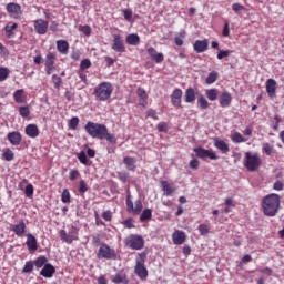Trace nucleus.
Listing matches in <instances>:
<instances>
[{
    "label": "nucleus",
    "mask_w": 284,
    "mask_h": 284,
    "mask_svg": "<svg viewBox=\"0 0 284 284\" xmlns=\"http://www.w3.org/2000/svg\"><path fill=\"white\" fill-rule=\"evenodd\" d=\"M112 50L120 53L125 52V44H123V38L120 34H113Z\"/></svg>",
    "instance_id": "obj_12"
},
{
    "label": "nucleus",
    "mask_w": 284,
    "mask_h": 284,
    "mask_svg": "<svg viewBox=\"0 0 284 284\" xmlns=\"http://www.w3.org/2000/svg\"><path fill=\"white\" fill-rule=\"evenodd\" d=\"M232 94L231 92H223L220 97V105L221 108H229L232 103Z\"/></svg>",
    "instance_id": "obj_21"
},
{
    "label": "nucleus",
    "mask_w": 284,
    "mask_h": 284,
    "mask_svg": "<svg viewBox=\"0 0 284 284\" xmlns=\"http://www.w3.org/2000/svg\"><path fill=\"white\" fill-rule=\"evenodd\" d=\"M3 159H4V161H13L14 160V152H12V150H10V149L4 150Z\"/></svg>",
    "instance_id": "obj_41"
},
{
    "label": "nucleus",
    "mask_w": 284,
    "mask_h": 284,
    "mask_svg": "<svg viewBox=\"0 0 284 284\" xmlns=\"http://www.w3.org/2000/svg\"><path fill=\"white\" fill-rule=\"evenodd\" d=\"M54 61H57V54L49 52L44 62L47 74H52V72L57 70V67H54Z\"/></svg>",
    "instance_id": "obj_11"
},
{
    "label": "nucleus",
    "mask_w": 284,
    "mask_h": 284,
    "mask_svg": "<svg viewBox=\"0 0 284 284\" xmlns=\"http://www.w3.org/2000/svg\"><path fill=\"white\" fill-rule=\"evenodd\" d=\"M24 194L30 199V196L34 194V186H32V184H28L24 189Z\"/></svg>",
    "instance_id": "obj_49"
},
{
    "label": "nucleus",
    "mask_w": 284,
    "mask_h": 284,
    "mask_svg": "<svg viewBox=\"0 0 284 284\" xmlns=\"http://www.w3.org/2000/svg\"><path fill=\"white\" fill-rule=\"evenodd\" d=\"M146 116H150L151 119H154L155 121L159 120V116L156 115V111L154 109H149L146 111Z\"/></svg>",
    "instance_id": "obj_59"
},
{
    "label": "nucleus",
    "mask_w": 284,
    "mask_h": 284,
    "mask_svg": "<svg viewBox=\"0 0 284 284\" xmlns=\"http://www.w3.org/2000/svg\"><path fill=\"white\" fill-rule=\"evenodd\" d=\"M55 272L57 270L52 266V264H45L40 271V276H44V278H52Z\"/></svg>",
    "instance_id": "obj_16"
},
{
    "label": "nucleus",
    "mask_w": 284,
    "mask_h": 284,
    "mask_svg": "<svg viewBox=\"0 0 284 284\" xmlns=\"http://www.w3.org/2000/svg\"><path fill=\"white\" fill-rule=\"evenodd\" d=\"M118 179H119V181H121L122 183H126V182H128V179H130V173H129V172H125V171L119 172V173H118Z\"/></svg>",
    "instance_id": "obj_44"
},
{
    "label": "nucleus",
    "mask_w": 284,
    "mask_h": 284,
    "mask_svg": "<svg viewBox=\"0 0 284 284\" xmlns=\"http://www.w3.org/2000/svg\"><path fill=\"white\" fill-rule=\"evenodd\" d=\"M79 192L80 194H85V192H88V184L83 180L79 183Z\"/></svg>",
    "instance_id": "obj_54"
},
{
    "label": "nucleus",
    "mask_w": 284,
    "mask_h": 284,
    "mask_svg": "<svg viewBox=\"0 0 284 284\" xmlns=\"http://www.w3.org/2000/svg\"><path fill=\"white\" fill-rule=\"evenodd\" d=\"M33 26L37 34H45L48 32L49 23L43 19L34 20Z\"/></svg>",
    "instance_id": "obj_13"
},
{
    "label": "nucleus",
    "mask_w": 284,
    "mask_h": 284,
    "mask_svg": "<svg viewBox=\"0 0 284 284\" xmlns=\"http://www.w3.org/2000/svg\"><path fill=\"white\" fill-rule=\"evenodd\" d=\"M190 168H191L192 170H199V168H200V161H199V159H192V160L190 161Z\"/></svg>",
    "instance_id": "obj_57"
},
{
    "label": "nucleus",
    "mask_w": 284,
    "mask_h": 284,
    "mask_svg": "<svg viewBox=\"0 0 284 284\" xmlns=\"http://www.w3.org/2000/svg\"><path fill=\"white\" fill-rule=\"evenodd\" d=\"M126 43L128 45H139L141 43V38H139V34L131 33L126 37Z\"/></svg>",
    "instance_id": "obj_27"
},
{
    "label": "nucleus",
    "mask_w": 284,
    "mask_h": 284,
    "mask_svg": "<svg viewBox=\"0 0 284 284\" xmlns=\"http://www.w3.org/2000/svg\"><path fill=\"white\" fill-rule=\"evenodd\" d=\"M70 191H68V189H64L61 195L62 203H70Z\"/></svg>",
    "instance_id": "obj_46"
},
{
    "label": "nucleus",
    "mask_w": 284,
    "mask_h": 284,
    "mask_svg": "<svg viewBox=\"0 0 284 284\" xmlns=\"http://www.w3.org/2000/svg\"><path fill=\"white\" fill-rule=\"evenodd\" d=\"M33 265H36V267H45V265H48V257L45 256H40L38 257L34 262Z\"/></svg>",
    "instance_id": "obj_35"
},
{
    "label": "nucleus",
    "mask_w": 284,
    "mask_h": 284,
    "mask_svg": "<svg viewBox=\"0 0 284 284\" xmlns=\"http://www.w3.org/2000/svg\"><path fill=\"white\" fill-rule=\"evenodd\" d=\"M161 185H162L164 196H172V194H174V184L168 181H162Z\"/></svg>",
    "instance_id": "obj_22"
},
{
    "label": "nucleus",
    "mask_w": 284,
    "mask_h": 284,
    "mask_svg": "<svg viewBox=\"0 0 284 284\" xmlns=\"http://www.w3.org/2000/svg\"><path fill=\"white\" fill-rule=\"evenodd\" d=\"M23 89H20L13 93V99L16 103H24L26 99L23 98Z\"/></svg>",
    "instance_id": "obj_33"
},
{
    "label": "nucleus",
    "mask_w": 284,
    "mask_h": 284,
    "mask_svg": "<svg viewBox=\"0 0 284 284\" xmlns=\"http://www.w3.org/2000/svg\"><path fill=\"white\" fill-rule=\"evenodd\" d=\"M10 230L16 233V236H23L26 234V221L21 220L18 224H11Z\"/></svg>",
    "instance_id": "obj_14"
},
{
    "label": "nucleus",
    "mask_w": 284,
    "mask_h": 284,
    "mask_svg": "<svg viewBox=\"0 0 284 284\" xmlns=\"http://www.w3.org/2000/svg\"><path fill=\"white\" fill-rule=\"evenodd\" d=\"M7 139L11 143V145H21L22 136L20 132H10Z\"/></svg>",
    "instance_id": "obj_17"
},
{
    "label": "nucleus",
    "mask_w": 284,
    "mask_h": 284,
    "mask_svg": "<svg viewBox=\"0 0 284 284\" xmlns=\"http://www.w3.org/2000/svg\"><path fill=\"white\" fill-rule=\"evenodd\" d=\"M195 155L197 159H211L216 160L219 159L216 152H213V150H206L205 148H194Z\"/></svg>",
    "instance_id": "obj_8"
},
{
    "label": "nucleus",
    "mask_w": 284,
    "mask_h": 284,
    "mask_svg": "<svg viewBox=\"0 0 284 284\" xmlns=\"http://www.w3.org/2000/svg\"><path fill=\"white\" fill-rule=\"evenodd\" d=\"M27 247L30 252H37L39 246L37 245V237L32 233L27 234Z\"/></svg>",
    "instance_id": "obj_18"
},
{
    "label": "nucleus",
    "mask_w": 284,
    "mask_h": 284,
    "mask_svg": "<svg viewBox=\"0 0 284 284\" xmlns=\"http://www.w3.org/2000/svg\"><path fill=\"white\" fill-rule=\"evenodd\" d=\"M197 230L203 236H205L210 232V227L206 223H201L200 225H197Z\"/></svg>",
    "instance_id": "obj_39"
},
{
    "label": "nucleus",
    "mask_w": 284,
    "mask_h": 284,
    "mask_svg": "<svg viewBox=\"0 0 284 284\" xmlns=\"http://www.w3.org/2000/svg\"><path fill=\"white\" fill-rule=\"evenodd\" d=\"M266 92L268 97H274V94H276V81L274 79H267Z\"/></svg>",
    "instance_id": "obj_24"
},
{
    "label": "nucleus",
    "mask_w": 284,
    "mask_h": 284,
    "mask_svg": "<svg viewBox=\"0 0 284 284\" xmlns=\"http://www.w3.org/2000/svg\"><path fill=\"white\" fill-rule=\"evenodd\" d=\"M136 94L140 100L148 99V93L145 92V89H143V88H138Z\"/></svg>",
    "instance_id": "obj_52"
},
{
    "label": "nucleus",
    "mask_w": 284,
    "mask_h": 284,
    "mask_svg": "<svg viewBox=\"0 0 284 284\" xmlns=\"http://www.w3.org/2000/svg\"><path fill=\"white\" fill-rule=\"evenodd\" d=\"M98 258H106V261H116V252L110 247V245L102 243L98 254Z\"/></svg>",
    "instance_id": "obj_5"
},
{
    "label": "nucleus",
    "mask_w": 284,
    "mask_h": 284,
    "mask_svg": "<svg viewBox=\"0 0 284 284\" xmlns=\"http://www.w3.org/2000/svg\"><path fill=\"white\" fill-rule=\"evenodd\" d=\"M123 16H124V19H125L126 21H131V20H132V10L125 9V10L123 11Z\"/></svg>",
    "instance_id": "obj_63"
},
{
    "label": "nucleus",
    "mask_w": 284,
    "mask_h": 284,
    "mask_svg": "<svg viewBox=\"0 0 284 284\" xmlns=\"http://www.w3.org/2000/svg\"><path fill=\"white\" fill-rule=\"evenodd\" d=\"M19 114L20 116H22L23 119L30 116V108L28 105L26 106H20L19 108Z\"/></svg>",
    "instance_id": "obj_40"
},
{
    "label": "nucleus",
    "mask_w": 284,
    "mask_h": 284,
    "mask_svg": "<svg viewBox=\"0 0 284 284\" xmlns=\"http://www.w3.org/2000/svg\"><path fill=\"white\" fill-rule=\"evenodd\" d=\"M10 77V70L8 68L1 67L0 68V81H6Z\"/></svg>",
    "instance_id": "obj_38"
},
{
    "label": "nucleus",
    "mask_w": 284,
    "mask_h": 284,
    "mask_svg": "<svg viewBox=\"0 0 284 284\" xmlns=\"http://www.w3.org/2000/svg\"><path fill=\"white\" fill-rule=\"evenodd\" d=\"M24 132L30 139H37L39 136V126L37 124H29L26 126Z\"/></svg>",
    "instance_id": "obj_20"
},
{
    "label": "nucleus",
    "mask_w": 284,
    "mask_h": 284,
    "mask_svg": "<svg viewBox=\"0 0 284 284\" xmlns=\"http://www.w3.org/2000/svg\"><path fill=\"white\" fill-rule=\"evenodd\" d=\"M214 146L221 152H223L224 154L230 152V145L229 143H226V141H223V139H219V138L214 139Z\"/></svg>",
    "instance_id": "obj_19"
},
{
    "label": "nucleus",
    "mask_w": 284,
    "mask_h": 284,
    "mask_svg": "<svg viewBox=\"0 0 284 284\" xmlns=\"http://www.w3.org/2000/svg\"><path fill=\"white\" fill-rule=\"evenodd\" d=\"M195 99H196L195 90L193 88H189L185 92L186 103H193Z\"/></svg>",
    "instance_id": "obj_29"
},
{
    "label": "nucleus",
    "mask_w": 284,
    "mask_h": 284,
    "mask_svg": "<svg viewBox=\"0 0 284 284\" xmlns=\"http://www.w3.org/2000/svg\"><path fill=\"white\" fill-rule=\"evenodd\" d=\"M78 159L80 163H82L83 165H88V155H85V152H80Z\"/></svg>",
    "instance_id": "obj_53"
},
{
    "label": "nucleus",
    "mask_w": 284,
    "mask_h": 284,
    "mask_svg": "<svg viewBox=\"0 0 284 284\" xmlns=\"http://www.w3.org/2000/svg\"><path fill=\"white\" fill-rule=\"evenodd\" d=\"M145 253H140L139 258H136V265H135V274L140 278H148V268H145Z\"/></svg>",
    "instance_id": "obj_6"
},
{
    "label": "nucleus",
    "mask_w": 284,
    "mask_h": 284,
    "mask_svg": "<svg viewBox=\"0 0 284 284\" xmlns=\"http://www.w3.org/2000/svg\"><path fill=\"white\" fill-rule=\"evenodd\" d=\"M60 239L61 241H64V243H72V241H74V236L68 235L65 230H60Z\"/></svg>",
    "instance_id": "obj_34"
},
{
    "label": "nucleus",
    "mask_w": 284,
    "mask_h": 284,
    "mask_svg": "<svg viewBox=\"0 0 284 284\" xmlns=\"http://www.w3.org/2000/svg\"><path fill=\"white\" fill-rule=\"evenodd\" d=\"M52 81H53L55 90H59V88H61V84L63 83V80L61 79V77H59L57 74L52 75Z\"/></svg>",
    "instance_id": "obj_42"
},
{
    "label": "nucleus",
    "mask_w": 284,
    "mask_h": 284,
    "mask_svg": "<svg viewBox=\"0 0 284 284\" xmlns=\"http://www.w3.org/2000/svg\"><path fill=\"white\" fill-rule=\"evenodd\" d=\"M281 207V196L276 193L267 194L262 199V210L265 216H276Z\"/></svg>",
    "instance_id": "obj_2"
},
{
    "label": "nucleus",
    "mask_w": 284,
    "mask_h": 284,
    "mask_svg": "<svg viewBox=\"0 0 284 284\" xmlns=\"http://www.w3.org/2000/svg\"><path fill=\"white\" fill-rule=\"evenodd\" d=\"M219 79V72H216L215 70H213L212 72H210V74L206 77L205 79V83H207V85H212V83H215Z\"/></svg>",
    "instance_id": "obj_30"
},
{
    "label": "nucleus",
    "mask_w": 284,
    "mask_h": 284,
    "mask_svg": "<svg viewBox=\"0 0 284 284\" xmlns=\"http://www.w3.org/2000/svg\"><path fill=\"white\" fill-rule=\"evenodd\" d=\"M32 270H34V262L29 261V262L26 263V265H24L22 272H23L24 274H30V272H32Z\"/></svg>",
    "instance_id": "obj_43"
},
{
    "label": "nucleus",
    "mask_w": 284,
    "mask_h": 284,
    "mask_svg": "<svg viewBox=\"0 0 284 284\" xmlns=\"http://www.w3.org/2000/svg\"><path fill=\"white\" fill-rule=\"evenodd\" d=\"M112 92H114V87H112V83L102 82L94 88L93 94L98 101H108V99L112 97Z\"/></svg>",
    "instance_id": "obj_4"
},
{
    "label": "nucleus",
    "mask_w": 284,
    "mask_h": 284,
    "mask_svg": "<svg viewBox=\"0 0 284 284\" xmlns=\"http://www.w3.org/2000/svg\"><path fill=\"white\" fill-rule=\"evenodd\" d=\"M150 219H152V210L145 209L140 215V221L144 223V221H150Z\"/></svg>",
    "instance_id": "obj_36"
},
{
    "label": "nucleus",
    "mask_w": 284,
    "mask_h": 284,
    "mask_svg": "<svg viewBox=\"0 0 284 284\" xmlns=\"http://www.w3.org/2000/svg\"><path fill=\"white\" fill-rule=\"evenodd\" d=\"M112 281L115 284L125 283V277H123V275L116 274L113 276Z\"/></svg>",
    "instance_id": "obj_55"
},
{
    "label": "nucleus",
    "mask_w": 284,
    "mask_h": 284,
    "mask_svg": "<svg viewBox=\"0 0 284 284\" xmlns=\"http://www.w3.org/2000/svg\"><path fill=\"white\" fill-rule=\"evenodd\" d=\"M273 190H277V191L284 190L283 181H275V183L273 184Z\"/></svg>",
    "instance_id": "obj_60"
},
{
    "label": "nucleus",
    "mask_w": 284,
    "mask_h": 284,
    "mask_svg": "<svg viewBox=\"0 0 284 284\" xmlns=\"http://www.w3.org/2000/svg\"><path fill=\"white\" fill-rule=\"evenodd\" d=\"M158 131H159V132H168V123H165V122H160V123L158 124Z\"/></svg>",
    "instance_id": "obj_62"
},
{
    "label": "nucleus",
    "mask_w": 284,
    "mask_h": 284,
    "mask_svg": "<svg viewBox=\"0 0 284 284\" xmlns=\"http://www.w3.org/2000/svg\"><path fill=\"white\" fill-rule=\"evenodd\" d=\"M126 209L128 212H133V214L139 215L141 214V210H143V202H141V200H138L134 206V202H132V195L129 194L126 196Z\"/></svg>",
    "instance_id": "obj_9"
},
{
    "label": "nucleus",
    "mask_w": 284,
    "mask_h": 284,
    "mask_svg": "<svg viewBox=\"0 0 284 284\" xmlns=\"http://www.w3.org/2000/svg\"><path fill=\"white\" fill-rule=\"evenodd\" d=\"M232 10L236 13L242 12L245 10L244 6H241V3H233Z\"/></svg>",
    "instance_id": "obj_58"
},
{
    "label": "nucleus",
    "mask_w": 284,
    "mask_h": 284,
    "mask_svg": "<svg viewBox=\"0 0 284 284\" xmlns=\"http://www.w3.org/2000/svg\"><path fill=\"white\" fill-rule=\"evenodd\" d=\"M57 49L58 52H60L61 54H68V50H70V44L65 40H58Z\"/></svg>",
    "instance_id": "obj_25"
},
{
    "label": "nucleus",
    "mask_w": 284,
    "mask_h": 284,
    "mask_svg": "<svg viewBox=\"0 0 284 284\" xmlns=\"http://www.w3.org/2000/svg\"><path fill=\"white\" fill-rule=\"evenodd\" d=\"M123 163H124V165H126V170H129L130 172H135V170H136V160H134V158L125 156L123 159Z\"/></svg>",
    "instance_id": "obj_23"
},
{
    "label": "nucleus",
    "mask_w": 284,
    "mask_h": 284,
    "mask_svg": "<svg viewBox=\"0 0 284 284\" xmlns=\"http://www.w3.org/2000/svg\"><path fill=\"white\" fill-rule=\"evenodd\" d=\"M231 140L233 141V143H243L244 141H247V139H245V136H243L241 132H234L233 134H231Z\"/></svg>",
    "instance_id": "obj_32"
},
{
    "label": "nucleus",
    "mask_w": 284,
    "mask_h": 284,
    "mask_svg": "<svg viewBox=\"0 0 284 284\" xmlns=\"http://www.w3.org/2000/svg\"><path fill=\"white\" fill-rule=\"evenodd\" d=\"M84 130L92 139H99L100 141L105 139L109 143H116V136L108 132V126H105V124L89 121L84 125Z\"/></svg>",
    "instance_id": "obj_1"
},
{
    "label": "nucleus",
    "mask_w": 284,
    "mask_h": 284,
    "mask_svg": "<svg viewBox=\"0 0 284 284\" xmlns=\"http://www.w3.org/2000/svg\"><path fill=\"white\" fill-rule=\"evenodd\" d=\"M6 10L11 19H21V14H23L19 3L10 2L7 4Z\"/></svg>",
    "instance_id": "obj_10"
},
{
    "label": "nucleus",
    "mask_w": 284,
    "mask_h": 284,
    "mask_svg": "<svg viewBox=\"0 0 284 284\" xmlns=\"http://www.w3.org/2000/svg\"><path fill=\"white\" fill-rule=\"evenodd\" d=\"M232 54V50H219L217 59L221 61L222 59L230 57Z\"/></svg>",
    "instance_id": "obj_48"
},
{
    "label": "nucleus",
    "mask_w": 284,
    "mask_h": 284,
    "mask_svg": "<svg viewBox=\"0 0 284 284\" xmlns=\"http://www.w3.org/2000/svg\"><path fill=\"white\" fill-rule=\"evenodd\" d=\"M220 92L216 88H211L210 90H205V95L209 101H216Z\"/></svg>",
    "instance_id": "obj_28"
},
{
    "label": "nucleus",
    "mask_w": 284,
    "mask_h": 284,
    "mask_svg": "<svg viewBox=\"0 0 284 284\" xmlns=\"http://www.w3.org/2000/svg\"><path fill=\"white\" fill-rule=\"evenodd\" d=\"M234 205V201L231 196H227V199H225V207H224V212L229 213L231 212V207Z\"/></svg>",
    "instance_id": "obj_45"
},
{
    "label": "nucleus",
    "mask_w": 284,
    "mask_h": 284,
    "mask_svg": "<svg viewBox=\"0 0 284 284\" xmlns=\"http://www.w3.org/2000/svg\"><path fill=\"white\" fill-rule=\"evenodd\" d=\"M69 128H70V130H77V128H79V118L73 116V118L69 121Z\"/></svg>",
    "instance_id": "obj_47"
},
{
    "label": "nucleus",
    "mask_w": 284,
    "mask_h": 284,
    "mask_svg": "<svg viewBox=\"0 0 284 284\" xmlns=\"http://www.w3.org/2000/svg\"><path fill=\"white\" fill-rule=\"evenodd\" d=\"M193 49L199 54L202 53V52H206V50H209L207 39H203L202 41H200V40L195 41V43L193 44Z\"/></svg>",
    "instance_id": "obj_15"
},
{
    "label": "nucleus",
    "mask_w": 284,
    "mask_h": 284,
    "mask_svg": "<svg viewBox=\"0 0 284 284\" xmlns=\"http://www.w3.org/2000/svg\"><path fill=\"white\" fill-rule=\"evenodd\" d=\"M230 34H231L230 22L225 21L223 30H222V36L223 37H230Z\"/></svg>",
    "instance_id": "obj_50"
},
{
    "label": "nucleus",
    "mask_w": 284,
    "mask_h": 284,
    "mask_svg": "<svg viewBox=\"0 0 284 284\" xmlns=\"http://www.w3.org/2000/svg\"><path fill=\"white\" fill-rule=\"evenodd\" d=\"M197 104L200 105L201 110H207V108L210 106L207 99H205L203 94H200V97H197Z\"/></svg>",
    "instance_id": "obj_31"
},
{
    "label": "nucleus",
    "mask_w": 284,
    "mask_h": 284,
    "mask_svg": "<svg viewBox=\"0 0 284 284\" xmlns=\"http://www.w3.org/2000/svg\"><path fill=\"white\" fill-rule=\"evenodd\" d=\"M263 152H265V154H267V156H272V154H274V145H271V143H264Z\"/></svg>",
    "instance_id": "obj_37"
},
{
    "label": "nucleus",
    "mask_w": 284,
    "mask_h": 284,
    "mask_svg": "<svg viewBox=\"0 0 284 284\" xmlns=\"http://www.w3.org/2000/svg\"><path fill=\"white\" fill-rule=\"evenodd\" d=\"M91 65H92V62H90L89 59H84L80 63V70L82 71L88 70V68H90Z\"/></svg>",
    "instance_id": "obj_51"
},
{
    "label": "nucleus",
    "mask_w": 284,
    "mask_h": 284,
    "mask_svg": "<svg viewBox=\"0 0 284 284\" xmlns=\"http://www.w3.org/2000/svg\"><path fill=\"white\" fill-rule=\"evenodd\" d=\"M125 245H128V247H131V250H143L145 241L141 235H129L125 239Z\"/></svg>",
    "instance_id": "obj_7"
},
{
    "label": "nucleus",
    "mask_w": 284,
    "mask_h": 284,
    "mask_svg": "<svg viewBox=\"0 0 284 284\" xmlns=\"http://www.w3.org/2000/svg\"><path fill=\"white\" fill-rule=\"evenodd\" d=\"M19 28L18 23H12L9 22L6 27H4V32L8 37V39H12V37H14V30H17Z\"/></svg>",
    "instance_id": "obj_26"
},
{
    "label": "nucleus",
    "mask_w": 284,
    "mask_h": 284,
    "mask_svg": "<svg viewBox=\"0 0 284 284\" xmlns=\"http://www.w3.org/2000/svg\"><path fill=\"white\" fill-rule=\"evenodd\" d=\"M263 165V159L258 152H245L244 166L248 172H256Z\"/></svg>",
    "instance_id": "obj_3"
},
{
    "label": "nucleus",
    "mask_w": 284,
    "mask_h": 284,
    "mask_svg": "<svg viewBox=\"0 0 284 284\" xmlns=\"http://www.w3.org/2000/svg\"><path fill=\"white\" fill-rule=\"evenodd\" d=\"M92 243L95 247H99V245H101V235H94Z\"/></svg>",
    "instance_id": "obj_64"
},
{
    "label": "nucleus",
    "mask_w": 284,
    "mask_h": 284,
    "mask_svg": "<svg viewBox=\"0 0 284 284\" xmlns=\"http://www.w3.org/2000/svg\"><path fill=\"white\" fill-rule=\"evenodd\" d=\"M173 105H179V89H175L171 99Z\"/></svg>",
    "instance_id": "obj_56"
},
{
    "label": "nucleus",
    "mask_w": 284,
    "mask_h": 284,
    "mask_svg": "<svg viewBox=\"0 0 284 284\" xmlns=\"http://www.w3.org/2000/svg\"><path fill=\"white\" fill-rule=\"evenodd\" d=\"M70 181H77L79 179V170H72L69 175Z\"/></svg>",
    "instance_id": "obj_61"
}]
</instances>
